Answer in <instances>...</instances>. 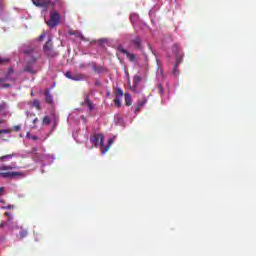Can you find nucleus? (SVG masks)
Returning <instances> with one entry per match:
<instances>
[{"label": "nucleus", "instance_id": "obj_1", "mask_svg": "<svg viewBox=\"0 0 256 256\" xmlns=\"http://www.w3.org/2000/svg\"><path fill=\"white\" fill-rule=\"evenodd\" d=\"M91 143L95 145V147L102 148V154L105 155L107 151H109V146H105V142L103 141V134H95L91 139Z\"/></svg>", "mask_w": 256, "mask_h": 256}, {"label": "nucleus", "instance_id": "obj_2", "mask_svg": "<svg viewBox=\"0 0 256 256\" xmlns=\"http://www.w3.org/2000/svg\"><path fill=\"white\" fill-rule=\"evenodd\" d=\"M61 21V14H59V12L52 10L50 12V20L47 21V25L48 27H50V29H53L54 27H57V25H59Z\"/></svg>", "mask_w": 256, "mask_h": 256}, {"label": "nucleus", "instance_id": "obj_3", "mask_svg": "<svg viewBox=\"0 0 256 256\" xmlns=\"http://www.w3.org/2000/svg\"><path fill=\"white\" fill-rule=\"evenodd\" d=\"M43 51L47 57H57L59 55V52L53 49V40L51 38L44 44Z\"/></svg>", "mask_w": 256, "mask_h": 256}, {"label": "nucleus", "instance_id": "obj_4", "mask_svg": "<svg viewBox=\"0 0 256 256\" xmlns=\"http://www.w3.org/2000/svg\"><path fill=\"white\" fill-rule=\"evenodd\" d=\"M173 51L176 53V62L174 65H176V67H179V65H181V63L183 62V51L179 50V45L177 44H174Z\"/></svg>", "mask_w": 256, "mask_h": 256}, {"label": "nucleus", "instance_id": "obj_5", "mask_svg": "<svg viewBox=\"0 0 256 256\" xmlns=\"http://www.w3.org/2000/svg\"><path fill=\"white\" fill-rule=\"evenodd\" d=\"M118 51L120 53H123V55H126L127 59L134 63V61H137V56L135 54L129 53L123 46H118Z\"/></svg>", "mask_w": 256, "mask_h": 256}, {"label": "nucleus", "instance_id": "obj_6", "mask_svg": "<svg viewBox=\"0 0 256 256\" xmlns=\"http://www.w3.org/2000/svg\"><path fill=\"white\" fill-rule=\"evenodd\" d=\"M0 177L4 179H13V177H23V172H1Z\"/></svg>", "mask_w": 256, "mask_h": 256}, {"label": "nucleus", "instance_id": "obj_7", "mask_svg": "<svg viewBox=\"0 0 256 256\" xmlns=\"http://www.w3.org/2000/svg\"><path fill=\"white\" fill-rule=\"evenodd\" d=\"M28 119H32V124L30 125L31 129H37V123L39 122V118L35 117V113H28Z\"/></svg>", "mask_w": 256, "mask_h": 256}, {"label": "nucleus", "instance_id": "obj_8", "mask_svg": "<svg viewBox=\"0 0 256 256\" xmlns=\"http://www.w3.org/2000/svg\"><path fill=\"white\" fill-rule=\"evenodd\" d=\"M68 35H74L78 39H80V41H87L86 37L83 36V34L81 32H77V30H69Z\"/></svg>", "mask_w": 256, "mask_h": 256}, {"label": "nucleus", "instance_id": "obj_9", "mask_svg": "<svg viewBox=\"0 0 256 256\" xmlns=\"http://www.w3.org/2000/svg\"><path fill=\"white\" fill-rule=\"evenodd\" d=\"M24 55H28L30 57H37V52H35V48L28 47L23 50Z\"/></svg>", "mask_w": 256, "mask_h": 256}, {"label": "nucleus", "instance_id": "obj_10", "mask_svg": "<svg viewBox=\"0 0 256 256\" xmlns=\"http://www.w3.org/2000/svg\"><path fill=\"white\" fill-rule=\"evenodd\" d=\"M45 101L48 105H53V95L49 90L44 91Z\"/></svg>", "mask_w": 256, "mask_h": 256}, {"label": "nucleus", "instance_id": "obj_11", "mask_svg": "<svg viewBox=\"0 0 256 256\" xmlns=\"http://www.w3.org/2000/svg\"><path fill=\"white\" fill-rule=\"evenodd\" d=\"M81 105H87L90 111H93L94 109L93 103L91 102V96L89 94L86 95L85 101L82 102Z\"/></svg>", "mask_w": 256, "mask_h": 256}, {"label": "nucleus", "instance_id": "obj_12", "mask_svg": "<svg viewBox=\"0 0 256 256\" xmlns=\"http://www.w3.org/2000/svg\"><path fill=\"white\" fill-rule=\"evenodd\" d=\"M131 43L134 44L136 49H141V43H142L141 37L135 36L134 38H131Z\"/></svg>", "mask_w": 256, "mask_h": 256}, {"label": "nucleus", "instance_id": "obj_13", "mask_svg": "<svg viewBox=\"0 0 256 256\" xmlns=\"http://www.w3.org/2000/svg\"><path fill=\"white\" fill-rule=\"evenodd\" d=\"M124 97H125V105H126V107H131V105H133V100L131 98V94L126 93V94H124Z\"/></svg>", "mask_w": 256, "mask_h": 256}, {"label": "nucleus", "instance_id": "obj_14", "mask_svg": "<svg viewBox=\"0 0 256 256\" xmlns=\"http://www.w3.org/2000/svg\"><path fill=\"white\" fill-rule=\"evenodd\" d=\"M31 107H34V109L41 111V102L37 99H34L33 102L31 103Z\"/></svg>", "mask_w": 256, "mask_h": 256}, {"label": "nucleus", "instance_id": "obj_15", "mask_svg": "<svg viewBox=\"0 0 256 256\" xmlns=\"http://www.w3.org/2000/svg\"><path fill=\"white\" fill-rule=\"evenodd\" d=\"M17 154L15 153H12V154H7V155H4V156H1L0 157V161H9V159H13V157H16Z\"/></svg>", "mask_w": 256, "mask_h": 256}, {"label": "nucleus", "instance_id": "obj_16", "mask_svg": "<svg viewBox=\"0 0 256 256\" xmlns=\"http://www.w3.org/2000/svg\"><path fill=\"white\" fill-rule=\"evenodd\" d=\"M145 103H147V101H145V100L139 101L138 105L135 107V113H139L141 111V109H143Z\"/></svg>", "mask_w": 256, "mask_h": 256}, {"label": "nucleus", "instance_id": "obj_17", "mask_svg": "<svg viewBox=\"0 0 256 256\" xmlns=\"http://www.w3.org/2000/svg\"><path fill=\"white\" fill-rule=\"evenodd\" d=\"M85 79V76L83 74H75L72 76V81H83Z\"/></svg>", "mask_w": 256, "mask_h": 256}, {"label": "nucleus", "instance_id": "obj_18", "mask_svg": "<svg viewBox=\"0 0 256 256\" xmlns=\"http://www.w3.org/2000/svg\"><path fill=\"white\" fill-rule=\"evenodd\" d=\"M35 5H36V7H49V5H51V1L38 2Z\"/></svg>", "mask_w": 256, "mask_h": 256}, {"label": "nucleus", "instance_id": "obj_19", "mask_svg": "<svg viewBox=\"0 0 256 256\" xmlns=\"http://www.w3.org/2000/svg\"><path fill=\"white\" fill-rule=\"evenodd\" d=\"M140 83H141V76L135 75L134 76V87H139Z\"/></svg>", "mask_w": 256, "mask_h": 256}, {"label": "nucleus", "instance_id": "obj_20", "mask_svg": "<svg viewBox=\"0 0 256 256\" xmlns=\"http://www.w3.org/2000/svg\"><path fill=\"white\" fill-rule=\"evenodd\" d=\"M115 95H116V98H119V97H123V95L125 96V93L122 91L121 88H116Z\"/></svg>", "mask_w": 256, "mask_h": 256}, {"label": "nucleus", "instance_id": "obj_21", "mask_svg": "<svg viewBox=\"0 0 256 256\" xmlns=\"http://www.w3.org/2000/svg\"><path fill=\"white\" fill-rule=\"evenodd\" d=\"M93 69H94L95 73H103V71H105V68H103L101 66H97V65H94Z\"/></svg>", "mask_w": 256, "mask_h": 256}, {"label": "nucleus", "instance_id": "obj_22", "mask_svg": "<svg viewBox=\"0 0 256 256\" xmlns=\"http://www.w3.org/2000/svg\"><path fill=\"white\" fill-rule=\"evenodd\" d=\"M13 169H17V167H13V166H0V171H11Z\"/></svg>", "mask_w": 256, "mask_h": 256}, {"label": "nucleus", "instance_id": "obj_23", "mask_svg": "<svg viewBox=\"0 0 256 256\" xmlns=\"http://www.w3.org/2000/svg\"><path fill=\"white\" fill-rule=\"evenodd\" d=\"M42 125H51V118H49V116H45L42 120Z\"/></svg>", "mask_w": 256, "mask_h": 256}, {"label": "nucleus", "instance_id": "obj_24", "mask_svg": "<svg viewBox=\"0 0 256 256\" xmlns=\"http://www.w3.org/2000/svg\"><path fill=\"white\" fill-rule=\"evenodd\" d=\"M28 234L29 233L27 232V230H21L19 232V237H20V239H25V237H27Z\"/></svg>", "mask_w": 256, "mask_h": 256}, {"label": "nucleus", "instance_id": "obj_25", "mask_svg": "<svg viewBox=\"0 0 256 256\" xmlns=\"http://www.w3.org/2000/svg\"><path fill=\"white\" fill-rule=\"evenodd\" d=\"M114 105L119 109V107H121V98H115Z\"/></svg>", "mask_w": 256, "mask_h": 256}, {"label": "nucleus", "instance_id": "obj_26", "mask_svg": "<svg viewBox=\"0 0 256 256\" xmlns=\"http://www.w3.org/2000/svg\"><path fill=\"white\" fill-rule=\"evenodd\" d=\"M172 73H173V75H175V76L179 75V66H177L176 64H174Z\"/></svg>", "mask_w": 256, "mask_h": 256}, {"label": "nucleus", "instance_id": "obj_27", "mask_svg": "<svg viewBox=\"0 0 256 256\" xmlns=\"http://www.w3.org/2000/svg\"><path fill=\"white\" fill-rule=\"evenodd\" d=\"M11 133L10 129H3L0 130V135H9Z\"/></svg>", "mask_w": 256, "mask_h": 256}, {"label": "nucleus", "instance_id": "obj_28", "mask_svg": "<svg viewBox=\"0 0 256 256\" xmlns=\"http://www.w3.org/2000/svg\"><path fill=\"white\" fill-rule=\"evenodd\" d=\"M157 90L159 93H165V89L163 88V84H158L157 85Z\"/></svg>", "mask_w": 256, "mask_h": 256}, {"label": "nucleus", "instance_id": "obj_29", "mask_svg": "<svg viewBox=\"0 0 256 256\" xmlns=\"http://www.w3.org/2000/svg\"><path fill=\"white\" fill-rule=\"evenodd\" d=\"M9 59L8 58H1L0 57V65H5V63H9Z\"/></svg>", "mask_w": 256, "mask_h": 256}, {"label": "nucleus", "instance_id": "obj_30", "mask_svg": "<svg viewBox=\"0 0 256 256\" xmlns=\"http://www.w3.org/2000/svg\"><path fill=\"white\" fill-rule=\"evenodd\" d=\"M24 71H26V72H28V73H32L33 75H35V71H33V70L31 69V66H29V65L25 67Z\"/></svg>", "mask_w": 256, "mask_h": 256}, {"label": "nucleus", "instance_id": "obj_31", "mask_svg": "<svg viewBox=\"0 0 256 256\" xmlns=\"http://www.w3.org/2000/svg\"><path fill=\"white\" fill-rule=\"evenodd\" d=\"M1 87L3 89H9V87H11V84H8V83H1Z\"/></svg>", "mask_w": 256, "mask_h": 256}, {"label": "nucleus", "instance_id": "obj_32", "mask_svg": "<svg viewBox=\"0 0 256 256\" xmlns=\"http://www.w3.org/2000/svg\"><path fill=\"white\" fill-rule=\"evenodd\" d=\"M65 77H67V79H73V76H72V74H71V72L70 71H67L66 73H65Z\"/></svg>", "mask_w": 256, "mask_h": 256}, {"label": "nucleus", "instance_id": "obj_33", "mask_svg": "<svg viewBox=\"0 0 256 256\" xmlns=\"http://www.w3.org/2000/svg\"><path fill=\"white\" fill-rule=\"evenodd\" d=\"M13 129H14V131H21V126H19V125H16V126H14L13 127Z\"/></svg>", "mask_w": 256, "mask_h": 256}, {"label": "nucleus", "instance_id": "obj_34", "mask_svg": "<svg viewBox=\"0 0 256 256\" xmlns=\"http://www.w3.org/2000/svg\"><path fill=\"white\" fill-rule=\"evenodd\" d=\"M37 151H39V148L34 147V148H32V150H31L30 152H28V153H37Z\"/></svg>", "mask_w": 256, "mask_h": 256}, {"label": "nucleus", "instance_id": "obj_35", "mask_svg": "<svg viewBox=\"0 0 256 256\" xmlns=\"http://www.w3.org/2000/svg\"><path fill=\"white\" fill-rule=\"evenodd\" d=\"M43 39H45V32H43V33L39 36V41H42Z\"/></svg>", "mask_w": 256, "mask_h": 256}, {"label": "nucleus", "instance_id": "obj_36", "mask_svg": "<svg viewBox=\"0 0 256 256\" xmlns=\"http://www.w3.org/2000/svg\"><path fill=\"white\" fill-rule=\"evenodd\" d=\"M2 209H13V205L2 206Z\"/></svg>", "mask_w": 256, "mask_h": 256}, {"label": "nucleus", "instance_id": "obj_37", "mask_svg": "<svg viewBox=\"0 0 256 256\" xmlns=\"http://www.w3.org/2000/svg\"><path fill=\"white\" fill-rule=\"evenodd\" d=\"M30 139H32V141H37L39 139V137H37V136H30Z\"/></svg>", "mask_w": 256, "mask_h": 256}, {"label": "nucleus", "instance_id": "obj_38", "mask_svg": "<svg viewBox=\"0 0 256 256\" xmlns=\"http://www.w3.org/2000/svg\"><path fill=\"white\" fill-rule=\"evenodd\" d=\"M108 143H109L108 147H109V149H111V144L113 143V139H109Z\"/></svg>", "mask_w": 256, "mask_h": 256}, {"label": "nucleus", "instance_id": "obj_39", "mask_svg": "<svg viewBox=\"0 0 256 256\" xmlns=\"http://www.w3.org/2000/svg\"><path fill=\"white\" fill-rule=\"evenodd\" d=\"M4 191H5V188L4 187H0V195H3Z\"/></svg>", "mask_w": 256, "mask_h": 256}, {"label": "nucleus", "instance_id": "obj_40", "mask_svg": "<svg viewBox=\"0 0 256 256\" xmlns=\"http://www.w3.org/2000/svg\"><path fill=\"white\" fill-rule=\"evenodd\" d=\"M4 215H6V217H9V219H11V213L5 212Z\"/></svg>", "mask_w": 256, "mask_h": 256}, {"label": "nucleus", "instance_id": "obj_41", "mask_svg": "<svg viewBox=\"0 0 256 256\" xmlns=\"http://www.w3.org/2000/svg\"><path fill=\"white\" fill-rule=\"evenodd\" d=\"M32 136H33V135H31L30 132H27L26 137H27L28 139H30V137H32Z\"/></svg>", "mask_w": 256, "mask_h": 256}, {"label": "nucleus", "instance_id": "obj_42", "mask_svg": "<svg viewBox=\"0 0 256 256\" xmlns=\"http://www.w3.org/2000/svg\"><path fill=\"white\" fill-rule=\"evenodd\" d=\"M3 81H5V79H3V78H0V83H3Z\"/></svg>", "mask_w": 256, "mask_h": 256}, {"label": "nucleus", "instance_id": "obj_43", "mask_svg": "<svg viewBox=\"0 0 256 256\" xmlns=\"http://www.w3.org/2000/svg\"><path fill=\"white\" fill-rule=\"evenodd\" d=\"M0 139H2V141H7V139L3 138V137H0Z\"/></svg>", "mask_w": 256, "mask_h": 256}, {"label": "nucleus", "instance_id": "obj_44", "mask_svg": "<svg viewBox=\"0 0 256 256\" xmlns=\"http://www.w3.org/2000/svg\"><path fill=\"white\" fill-rule=\"evenodd\" d=\"M0 203H5V200L1 199V200H0Z\"/></svg>", "mask_w": 256, "mask_h": 256}, {"label": "nucleus", "instance_id": "obj_45", "mask_svg": "<svg viewBox=\"0 0 256 256\" xmlns=\"http://www.w3.org/2000/svg\"><path fill=\"white\" fill-rule=\"evenodd\" d=\"M1 123H3V120H2V119H0V125H1Z\"/></svg>", "mask_w": 256, "mask_h": 256}, {"label": "nucleus", "instance_id": "obj_46", "mask_svg": "<svg viewBox=\"0 0 256 256\" xmlns=\"http://www.w3.org/2000/svg\"><path fill=\"white\" fill-rule=\"evenodd\" d=\"M0 227H3V223L0 224Z\"/></svg>", "mask_w": 256, "mask_h": 256}]
</instances>
